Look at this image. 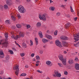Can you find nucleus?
<instances>
[{
  "instance_id": "nucleus-1",
  "label": "nucleus",
  "mask_w": 79,
  "mask_h": 79,
  "mask_svg": "<svg viewBox=\"0 0 79 79\" xmlns=\"http://www.w3.org/2000/svg\"><path fill=\"white\" fill-rule=\"evenodd\" d=\"M18 11L21 13H24L26 11V10L24 8L23 6L20 5L18 7Z\"/></svg>"
},
{
  "instance_id": "nucleus-2",
  "label": "nucleus",
  "mask_w": 79,
  "mask_h": 79,
  "mask_svg": "<svg viewBox=\"0 0 79 79\" xmlns=\"http://www.w3.org/2000/svg\"><path fill=\"white\" fill-rule=\"evenodd\" d=\"M48 15L46 14H44L42 15L40 14L39 15V18L40 20H43V21H46V17H47Z\"/></svg>"
},
{
  "instance_id": "nucleus-10",
  "label": "nucleus",
  "mask_w": 79,
  "mask_h": 79,
  "mask_svg": "<svg viewBox=\"0 0 79 79\" xmlns=\"http://www.w3.org/2000/svg\"><path fill=\"white\" fill-rule=\"evenodd\" d=\"M42 41L43 43H47L48 42V40L45 38H43L42 39Z\"/></svg>"
},
{
  "instance_id": "nucleus-51",
  "label": "nucleus",
  "mask_w": 79,
  "mask_h": 79,
  "mask_svg": "<svg viewBox=\"0 0 79 79\" xmlns=\"http://www.w3.org/2000/svg\"><path fill=\"white\" fill-rule=\"evenodd\" d=\"M40 54H41V55H42V54H43V51H40Z\"/></svg>"
},
{
  "instance_id": "nucleus-27",
  "label": "nucleus",
  "mask_w": 79,
  "mask_h": 79,
  "mask_svg": "<svg viewBox=\"0 0 79 79\" xmlns=\"http://www.w3.org/2000/svg\"><path fill=\"white\" fill-rule=\"evenodd\" d=\"M60 77L61 76V75L60 73H58L57 75H56V77Z\"/></svg>"
},
{
  "instance_id": "nucleus-38",
  "label": "nucleus",
  "mask_w": 79,
  "mask_h": 79,
  "mask_svg": "<svg viewBox=\"0 0 79 79\" xmlns=\"http://www.w3.org/2000/svg\"><path fill=\"white\" fill-rule=\"evenodd\" d=\"M27 29H29V28H30V27H31V26L29 24L27 25Z\"/></svg>"
},
{
  "instance_id": "nucleus-30",
  "label": "nucleus",
  "mask_w": 79,
  "mask_h": 79,
  "mask_svg": "<svg viewBox=\"0 0 79 79\" xmlns=\"http://www.w3.org/2000/svg\"><path fill=\"white\" fill-rule=\"evenodd\" d=\"M11 18L13 21H15V20H16V19L13 16H11Z\"/></svg>"
},
{
  "instance_id": "nucleus-23",
  "label": "nucleus",
  "mask_w": 79,
  "mask_h": 79,
  "mask_svg": "<svg viewBox=\"0 0 79 79\" xmlns=\"http://www.w3.org/2000/svg\"><path fill=\"white\" fill-rule=\"evenodd\" d=\"M4 8L5 9H8V6L7 5H4Z\"/></svg>"
},
{
  "instance_id": "nucleus-34",
  "label": "nucleus",
  "mask_w": 79,
  "mask_h": 79,
  "mask_svg": "<svg viewBox=\"0 0 79 79\" xmlns=\"http://www.w3.org/2000/svg\"><path fill=\"white\" fill-rule=\"evenodd\" d=\"M0 55H4L3 51L2 50H0Z\"/></svg>"
},
{
  "instance_id": "nucleus-9",
  "label": "nucleus",
  "mask_w": 79,
  "mask_h": 79,
  "mask_svg": "<svg viewBox=\"0 0 79 79\" xmlns=\"http://www.w3.org/2000/svg\"><path fill=\"white\" fill-rule=\"evenodd\" d=\"M38 34L40 38L42 39L43 38V35H42V32L41 31L39 32Z\"/></svg>"
},
{
  "instance_id": "nucleus-54",
  "label": "nucleus",
  "mask_w": 79,
  "mask_h": 79,
  "mask_svg": "<svg viewBox=\"0 0 79 79\" xmlns=\"http://www.w3.org/2000/svg\"><path fill=\"white\" fill-rule=\"evenodd\" d=\"M52 76L54 77H56V74H55V73L52 74Z\"/></svg>"
},
{
  "instance_id": "nucleus-3",
  "label": "nucleus",
  "mask_w": 79,
  "mask_h": 79,
  "mask_svg": "<svg viewBox=\"0 0 79 79\" xmlns=\"http://www.w3.org/2000/svg\"><path fill=\"white\" fill-rule=\"evenodd\" d=\"M19 68L18 65H16L15 68H14L13 69L14 70H16L15 72V74L18 76V73H19Z\"/></svg>"
},
{
  "instance_id": "nucleus-12",
  "label": "nucleus",
  "mask_w": 79,
  "mask_h": 79,
  "mask_svg": "<svg viewBox=\"0 0 79 79\" xmlns=\"http://www.w3.org/2000/svg\"><path fill=\"white\" fill-rule=\"evenodd\" d=\"M68 62L69 64H73V63H74V60H73V59H70L69 60Z\"/></svg>"
},
{
  "instance_id": "nucleus-18",
  "label": "nucleus",
  "mask_w": 79,
  "mask_h": 79,
  "mask_svg": "<svg viewBox=\"0 0 79 79\" xmlns=\"http://www.w3.org/2000/svg\"><path fill=\"white\" fill-rule=\"evenodd\" d=\"M20 36L19 35H17L14 37V39L15 40H17L18 39V38H20Z\"/></svg>"
},
{
  "instance_id": "nucleus-52",
  "label": "nucleus",
  "mask_w": 79,
  "mask_h": 79,
  "mask_svg": "<svg viewBox=\"0 0 79 79\" xmlns=\"http://www.w3.org/2000/svg\"><path fill=\"white\" fill-rule=\"evenodd\" d=\"M3 74V71H0V74Z\"/></svg>"
},
{
  "instance_id": "nucleus-24",
  "label": "nucleus",
  "mask_w": 79,
  "mask_h": 79,
  "mask_svg": "<svg viewBox=\"0 0 79 79\" xmlns=\"http://www.w3.org/2000/svg\"><path fill=\"white\" fill-rule=\"evenodd\" d=\"M5 23H6V24H10V21H9V20H7L5 21Z\"/></svg>"
},
{
  "instance_id": "nucleus-58",
  "label": "nucleus",
  "mask_w": 79,
  "mask_h": 79,
  "mask_svg": "<svg viewBox=\"0 0 79 79\" xmlns=\"http://www.w3.org/2000/svg\"><path fill=\"white\" fill-rule=\"evenodd\" d=\"M77 17H76L74 19V21H77Z\"/></svg>"
},
{
  "instance_id": "nucleus-8",
  "label": "nucleus",
  "mask_w": 79,
  "mask_h": 79,
  "mask_svg": "<svg viewBox=\"0 0 79 79\" xmlns=\"http://www.w3.org/2000/svg\"><path fill=\"white\" fill-rule=\"evenodd\" d=\"M62 44L64 47H68V42L65 41L62 42Z\"/></svg>"
},
{
  "instance_id": "nucleus-17",
  "label": "nucleus",
  "mask_w": 79,
  "mask_h": 79,
  "mask_svg": "<svg viewBox=\"0 0 79 79\" xmlns=\"http://www.w3.org/2000/svg\"><path fill=\"white\" fill-rule=\"evenodd\" d=\"M70 26V24L69 23H68L66 25H65V27L66 29H68V27Z\"/></svg>"
},
{
  "instance_id": "nucleus-37",
  "label": "nucleus",
  "mask_w": 79,
  "mask_h": 79,
  "mask_svg": "<svg viewBox=\"0 0 79 79\" xmlns=\"http://www.w3.org/2000/svg\"><path fill=\"white\" fill-rule=\"evenodd\" d=\"M58 33V31H56L55 32H54V35H57V34Z\"/></svg>"
},
{
  "instance_id": "nucleus-57",
  "label": "nucleus",
  "mask_w": 79,
  "mask_h": 79,
  "mask_svg": "<svg viewBox=\"0 0 79 79\" xmlns=\"http://www.w3.org/2000/svg\"><path fill=\"white\" fill-rule=\"evenodd\" d=\"M18 18H20L21 15H19V14H18Z\"/></svg>"
},
{
  "instance_id": "nucleus-21",
  "label": "nucleus",
  "mask_w": 79,
  "mask_h": 79,
  "mask_svg": "<svg viewBox=\"0 0 79 79\" xmlns=\"http://www.w3.org/2000/svg\"><path fill=\"white\" fill-rule=\"evenodd\" d=\"M50 10H51V11H54L55 10V7L51 6L49 7Z\"/></svg>"
},
{
  "instance_id": "nucleus-56",
  "label": "nucleus",
  "mask_w": 79,
  "mask_h": 79,
  "mask_svg": "<svg viewBox=\"0 0 79 79\" xmlns=\"http://www.w3.org/2000/svg\"><path fill=\"white\" fill-rule=\"evenodd\" d=\"M43 47L44 48L46 49L47 48V45H44L43 46Z\"/></svg>"
},
{
  "instance_id": "nucleus-13",
  "label": "nucleus",
  "mask_w": 79,
  "mask_h": 79,
  "mask_svg": "<svg viewBox=\"0 0 79 79\" xmlns=\"http://www.w3.org/2000/svg\"><path fill=\"white\" fill-rule=\"evenodd\" d=\"M75 68L77 70H79V64L78 63L76 64Z\"/></svg>"
},
{
  "instance_id": "nucleus-33",
  "label": "nucleus",
  "mask_w": 79,
  "mask_h": 79,
  "mask_svg": "<svg viewBox=\"0 0 79 79\" xmlns=\"http://www.w3.org/2000/svg\"><path fill=\"white\" fill-rule=\"evenodd\" d=\"M10 33V35H13L14 34V32L13 31H10L9 32Z\"/></svg>"
},
{
  "instance_id": "nucleus-36",
  "label": "nucleus",
  "mask_w": 79,
  "mask_h": 79,
  "mask_svg": "<svg viewBox=\"0 0 79 79\" xmlns=\"http://www.w3.org/2000/svg\"><path fill=\"white\" fill-rule=\"evenodd\" d=\"M11 36V37L13 39H15V35H10Z\"/></svg>"
},
{
  "instance_id": "nucleus-16",
  "label": "nucleus",
  "mask_w": 79,
  "mask_h": 79,
  "mask_svg": "<svg viewBox=\"0 0 79 79\" xmlns=\"http://www.w3.org/2000/svg\"><path fill=\"white\" fill-rule=\"evenodd\" d=\"M7 42H4L2 43L3 46H4V47H7Z\"/></svg>"
},
{
  "instance_id": "nucleus-53",
  "label": "nucleus",
  "mask_w": 79,
  "mask_h": 79,
  "mask_svg": "<svg viewBox=\"0 0 79 79\" xmlns=\"http://www.w3.org/2000/svg\"><path fill=\"white\" fill-rule=\"evenodd\" d=\"M34 55H35L34 54L32 53L31 54V57H34Z\"/></svg>"
},
{
  "instance_id": "nucleus-7",
  "label": "nucleus",
  "mask_w": 79,
  "mask_h": 79,
  "mask_svg": "<svg viewBox=\"0 0 79 79\" xmlns=\"http://www.w3.org/2000/svg\"><path fill=\"white\" fill-rule=\"evenodd\" d=\"M59 58L60 60L61 61H62L64 59H63V55H62L61 54L59 55Z\"/></svg>"
},
{
  "instance_id": "nucleus-31",
  "label": "nucleus",
  "mask_w": 79,
  "mask_h": 79,
  "mask_svg": "<svg viewBox=\"0 0 79 79\" xmlns=\"http://www.w3.org/2000/svg\"><path fill=\"white\" fill-rule=\"evenodd\" d=\"M57 64L59 67H63V64H62L58 63Z\"/></svg>"
},
{
  "instance_id": "nucleus-4",
  "label": "nucleus",
  "mask_w": 79,
  "mask_h": 79,
  "mask_svg": "<svg viewBox=\"0 0 79 79\" xmlns=\"http://www.w3.org/2000/svg\"><path fill=\"white\" fill-rule=\"evenodd\" d=\"M55 44L56 45H57V46H58L59 47H63L61 42H60V41L58 40L55 41Z\"/></svg>"
},
{
  "instance_id": "nucleus-48",
  "label": "nucleus",
  "mask_w": 79,
  "mask_h": 79,
  "mask_svg": "<svg viewBox=\"0 0 79 79\" xmlns=\"http://www.w3.org/2000/svg\"><path fill=\"white\" fill-rule=\"evenodd\" d=\"M37 72H38L39 73H42V71H40L39 70H36Z\"/></svg>"
},
{
  "instance_id": "nucleus-62",
  "label": "nucleus",
  "mask_w": 79,
  "mask_h": 79,
  "mask_svg": "<svg viewBox=\"0 0 79 79\" xmlns=\"http://www.w3.org/2000/svg\"><path fill=\"white\" fill-rule=\"evenodd\" d=\"M61 7H63V8H64V5H62L61 6Z\"/></svg>"
},
{
  "instance_id": "nucleus-41",
  "label": "nucleus",
  "mask_w": 79,
  "mask_h": 79,
  "mask_svg": "<svg viewBox=\"0 0 79 79\" xmlns=\"http://www.w3.org/2000/svg\"><path fill=\"white\" fill-rule=\"evenodd\" d=\"M30 43L31 44V45H33V42L31 40H30Z\"/></svg>"
},
{
  "instance_id": "nucleus-43",
  "label": "nucleus",
  "mask_w": 79,
  "mask_h": 79,
  "mask_svg": "<svg viewBox=\"0 0 79 79\" xmlns=\"http://www.w3.org/2000/svg\"><path fill=\"white\" fill-rule=\"evenodd\" d=\"M60 13L59 12L57 13L56 14V16H60Z\"/></svg>"
},
{
  "instance_id": "nucleus-39",
  "label": "nucleus",
  "mask_w": 79,
  "mask_h": 79,
  "mask_svg": "<svg viewBox=\"0 0 79 79\" xmlns=\"http://www.w3.org/2000/svg\"><path fill=\"white\" fill-rule=\"evenodd\" d=\"M70 8L71 11V12H74V10H73V8L71 6H70Z\"/></svg>"
},
{
  "instance_id": "nucleus-44",
  "label": "nucleus",
  "mask_w": 79,
  "mask_h": 79,
  "mask_svg": "<svg viewBox=\"0 0 79 79\" xmlns=\"http://www.w3.org/2000/svg\"><path fill=\"white\" fill-rule=\"evenodd\" d=\"M5 36L6 37H8V33H5Z\"/></svg>"
},
{
  "instance_id": "nucleus-64",
  "label": "nucleus",
  "mask_w": 79,
  "mask_h": 79,
  "mask_svg": "<svg viewBox=\"0 0 79 79\" xmlns=\"http://www.w3.org/2000/svg\"><path fill=\"white\" fill-rule=\"evenodd\" d=\"M0 79H5V78H2V77H0Z\"/></svg>"
},
{
  "instance_id": "nucleus-50",
  "label": "nucleus",
  "mask_w": 79,
  "mask_h": 79,
  "mask_svg": "<svg viewBox=\"0 0 79 79\" xmlns=\"http://www.w3.org/2000/svg\"><path fill=\"white\" fill-rule=\"evenodd\" d=\"M64 74L65 75H68V72L67 71H65L64 72Z\"/></svg>"
},
{
  "instance_id": "nucleus-42",
  "label": "nucleus",
  "mask_w": 79,
  "mask_h": 79,
  "mask_svg": "<svg viewBox=\"0 0 79 79\" xmlns=\"http://www.w3.org/2000/svg\"><path fill=\"white\" fill-rule=\"evenodd\" d=\"M20 55L21 56H24V55H25V54H24V53H20Z\"/></svg>"
},
{
  "instance_id": "nucleus-32",
  "label": "nucleus",
  "mask_w": 79,
  "mask_h": 79,
  "mask_svg": "<svg viewBox=\"0 0 79 79\" xmlns=\"http://www.w3.org/2000/svg\"><path fill=\"white\" fill-rule=\"evenodd\" d=\"M26 75H27L25 73H23L21 74L20 76H26Z\"/></svg>"
},
{
  "instance_id": "nucleus-15",
  "label": "nucleus",
  "mask_w": 79,
  "mask_h": 79,
  "mask_svg": "<svg viewBox=\"0 0 79 79\" xmlns=\"http://www.w3.org/2000/svg\"><path fill=\"white\" fill-rule=\"evenodd\" d=\"M19 35L20 36V37H23L24 36V33L23 32H20Z\"/></svg>"
},
{
  "instance_id": "nucleus-46",
  "label": "nucleus",
  "mask_w": 79,
  "mask_h": 79,
  "mask_svg": "<svg viewBox=\"0 0 79 79\" xmlns=\"http://www.w3.org/2000/svg\"><path fill=\"white\" fill-rule=\"evenodd\" d=\"M54 73H55V74H56V75H57L58 73V71H55Z\"/></svg>"
},
{
  "instance_id": "nucleus-26",
  "label": "nucleus",
  "mask_w": 79,
  "mask_h": 79,
  "mask_svg": "<svg viewBox=\"0 0 79 79\" xmlns=\"http://www.w3.org/2000/svg\"><path fill=\"white\" fill-rule=\"evenodd\" d=\"M36 59L37 60H40V56H36Z\"/></svg>"
},
{
  "instance_id": "nucleus-40",
  "label": "nucleus",
  "mask_w": 79,
  "mask_h": 79,
  "mask_svg": "<svg viewBox=\"0 0 79 79\" xmlns=\"http://www.w3.org/2000/svg\"><path fill=\"white\" fill-rule=\"evenodd\" d=\"M9 52L10 53V54H13L14 53L13 52L12 50H10L9 51Z\"/></svg>"
},
{
  "instance_id": "nucleus-6",
  "label": "nucleus",
  "mask_w": 79,
  "mask_h": 79,
  "mask_svg": "<svg viewBox=\"0 0 79 79\" xmlns=\"http://www.w3.org/2000/svg\"><path fill=\"white\" fill-rule=\"evenodd\" d=\"M60 39H63V40H68V38L64 36H61L60 37Z\"/></svg>"
},
{
  "instance_id": "nucleus-61",
  "label": "nucleus",
  "mask_w": 79,
  "mask_h": 79,
  "mask_svg": "<svg viewBox=\"0 0 79 79\" xmlns=\"http://www.w3.org/2000/svg\"><path fill=\"white\" fill-rule=\"evenodd\" d=\"M15 44H16V45H18V44H19L18 43H17L16 42V41H15Z\"/></svg>"
},
{
  "instance_id": "nucleus-5",
  "label": "nucleus",
  "mask_w": 79,
  "mask_h": 79,
  "mask_svg": "<svg viewBox=\"0 0 79 79\" xmlns=\"http://www.w3.org/2000/svg\"><path fill=\"white\" fill-rule=\"evenodd\" d=\"M45 36L46 37H47V39H49V40H52V37L50 35L48 34H45Z\"/></svg>"
},
{
  "instance_id": "nucleus-60",
  "label": "nucleus",
  "mask_w": 79,
  "mask_h": 79,
  "mask_svg": "<svg viewBox=\"0 0 79 79\" xmlns=\"http://www.w3.org/2000/svg\"><path fill=\"white\" fill-rule=\"evenodd\" d=\"M35 58H34L32 59L33 61H35Z\"/></svg>"
},
{
  "instance_id": "nucleus-63",
  "label": "nucleus",
  "mask_w": 79,
  "mask_h": 79,
  "mask_svg": "<svg viewBox=\"0 0 79 79\" xmlns=\"http://www.w3.org/2000/svg\"><path fill=\"white\" fill-rule=\"evenodd\" d=\"M64 54H66V51H64Z\"/></svg>"
},
{
  "instance_id": "nucleus-11",
  "label": "nucleus",
  "mask_w": 79,
  "mask_h": 79,
  "mask_svg": "<svg viewBox=\"0 0 79 79\" xmlns=\"http://www.w3.org/2000/svg\"><path fill=\"white\" fill-rule=\"evenodd\" d=\"M36 27L38 28L40 27L41 26V23L40 22H38L36 25Z\"/></svg>"
},
{
  "instance_id": "nucleus-55",
  "label": "nucleus",
  "mask_w": 79,
  "mask_h": 79,
  "mask_svg": "<svg viewBox=\"0 0 79 79\" xmlns=\"http://www.w3.org/2000/svg\"><path fill=\"white\" fill-rule=\"evenodd\" d=\"M25 68H27L29 67V66H28V65L26 64L25 66Z\"/></svg>"
},
{
  "instance_id": "nucleus-59",
  "label": "nucleus",
  "mask_w": 79,
  "mask_h": 79,
  "mask_svg": "<svg viewBox=\"0 0 79 79\" xmlns=\"http://www.w3.org/2000/svg\"><path fill=\"white\" fill-rule=\"evenodd\" d=\"M2 41H3V40H0V44H2Z\"/></svg>"
},
{
  "instance_id": "nucleus-19",
  "label": "nucleus",
  "mask_w": 79,
  "mask_h": 79,
  "mask_svg": "<svg viewBox=\"0 0 79 79\" xmlns=\"http://www.w3.org/2000/svg\"><path fill=\"white\" fill-rule=\"evenodd\" d=\"M22 46L23 47V48H26L27 47V46H26V44L25 43H23L22 44Z\"/></svg>"
},
{
  "instance_id": "nucleus-28",
  "label": "nucleus",
  "mask_w": 79,
  "mask_h": 79,
  "mask_svg": "<svg viewBox=\"0 0 79 79\" xmlns=\"http://www.w3.org/2000/svg\"><path fill=\"white\" fill-rule=\"evenodd\" d=\"M16 26L18 28H20V27H21V25L19 24H17Z\"/></svg>"
},
{
  "instance_id": "nucleus-22",
  "label": "nucleus",
  "mask_w": 79,
  "mask_h": 79,
  "mask_svg": "<svg viewBox=\"0 0 79 79\" xmlns=\"http://www.w3.org/2000/svg\"><path fill=\"white\" fill-rule=\"evenodd\" d=\"M35 41L36 45H38V39L37 38H35Z\"/></svg>"
},
{
  "instance_id": "nucleus-49",
  "label": "nucleus",
  "mask_w": 79,
  "mask_h": 79,
  "mask_svg": "<svg viewBox=\"0 0 79 79\" xmlns=\"http://www.w3.org/2000/svg\"><path fill=\"white\" fill-rule=\"evenodd\" d=\"M3 6H2V5H0V8L1 10L3 9Z\"/></svg>"
},
{
  "instance_id": "nucleus-25",
  "label": "nucleus",
  "mask_w": 79,
  "mask_h": 79,
  "mask_svg": "<svg viewBox=\"0 0 79 79\" xmlns=\"http://www.w3.org/2000/svg\"><path fill=\"white\" fill-rule=\"evenodd\" d=\"M6 60H10V56H6Z\"/></svg>"
},
{
  "instance_id": "nucleus-14",
  "label": "nucleus",
  "mask_w": 79,
  "mask_h": 79,
  "mask_svg": "<svg viewBox=\"0 0 79 79\" xmlns=\"http://www.w3.org/2000/svg\"><path fill=\"white\" fill-rule=\"evenodd\" d=\"M61 61L64 65H66V60L64 59L62 60H61Z\"/></svg>"
},
{
  "instance_id": "nucleus-35",
  "label": "nucleus",
  "mask_w": 79,
  "mask_h": 79,
  "mask_svg": "<svg viewBox=\"0 0 79 79\" xmlns=\"http://www.w3.org/2000/svg\"><path fill=\"white\" fill-rule=\"evenodd\" d=\"M4 58V55H0V58Z\"/></svg>"
},
{
  "instance_id": "nucleus-45",
  "label": "nucleus",
  "mask_w": 79,
  "mask_h": 79,
  "mask_svg": "<svg viewBox=\"0 0 79 79\" xmlns=\"http://www.w3.org/2000/svg\"><path fill=\"white\" fill-rule=\"evenodd\" d=\"M77 61H78V59L77 58V57H76L75 59V61H76V62Z\"/></svg>"
},
{
  "instance_id": "nucleus-29",
  "label": "nucleus",
  "mask_w": 79,
  "mask_h": 79,
  "mask_svg": "<svg viewBox=\"0 0 79 79\" xmlns=\"http://www.w3.org/2000/svg\"><path fill=\"white\" fill-rule=\"evenodd\" d=\"M74 40H75L74 41L75 42H76V41H78V40H79V39L77 38H76V37H74Z\"/></svg>"
},
{
  "instance_id": "nucleus-47",
  "label": "nucleus",
  "mask_w": 79,
  "mask_h": 79,
  "mask_svg": "<svg viewBox=\"0 0 79 79\" xmlns=\"http://www.w3.org/2000/svg\"><path fill=\"white\" fill-rule=\"evenodd\" d=\"M78 44L77 43L76 44H74L73 45L75 47H77V44Z\"/></svg>"
},
{
  "instance_id": "nucleus-20",
  "label": "nucleus",
  "mask_w": 79,
  "mask_h": 79,
  "mask_svg": "<svg viewBox=\"0 0 79 79\" xmlns=\"http://www.w3.org/2000/svg\"><path fill=\"white\" fill-rule=\"evenodd\" d=\"M51 63V61L49 60H48L46 62V64L47 65H50Z\"/></svg>"
}]
</instances>
